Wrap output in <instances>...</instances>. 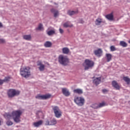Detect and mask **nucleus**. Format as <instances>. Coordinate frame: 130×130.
Listing matches in <instances>:
<instances>
[{
  "mask_svg": "<svg viewBox=\"0 0 130 130\" xmlns=\"http://www.w3.org/2000/svg\"><path fill=\"white\" fill-rule=\"evenodd\" d=\"M23 112L20 110L13 111L12 113H6L4 114V117L7 119H10V117H12L14 121L16 123H19L21 121V116L22 115Z\"/></svg>",
  "mask_w": 130,
  "mask_h": 130,
  "instance_id": "obj_1",
  "label": "nucleus"
},
{
  "mask_svg": "<svg viewBox=\"0 0 130 130\" xmlns=\"http://www.w3.org/2000/svg\"><path fill=\"white\" fill-rule=\"evenodd\" d=\"M30 68L26 67L20 69V75L23 78H29L31 76V71Z\"/></svg>",
  "mask_w": 130,
  "mask_h": 130,
  "instance_id": "obj_2",
  "label": "nucleus"
},
{
  "mask_svg": "<svg viewBox=\"0 0 130 130\" xmlns=\"http://www.w3.org/2000/svg\"><path fill=\"white\" fill-rule=\"evenodd\" d=\"M58 62L62 66H68L69 62H70V59L66 56L60 55L58 57Z\"/></svg>",
  "mask_w": 130,
  "mask_h": 130,
  "instance_id": "obj_3",
  "label": "nucleus"
},
{
  "mask_svg": "<svg viewBox=\"0 0 130 130\" xmlns=\"http://www.w3.org/2000/svg\"><path fill=\"white\" fill-rule=\"evenodd\" d=\"M20 91L14 89H10L7 91V95L9 98H14L15 96L20 95Z\"/></svg>",
  "mask_w": 130,
  "mask_h": 130,
  "instance_id": "obj_4",
  "label": "nucleus"
},
{
  "mask_svg": "<svg viewBox=\"0 0 130 130\" xmlns=\"http://www.w3.org/2000/svg\"><path fill=\"white\" fill-rule=\"evenodd\" d=\"M84 63L85 64V66H84L85 71H88V70L92 69L94 67V64H95L94 61L88 59L85 60Z\"/></svg>",
  "mask_w": 130,
  "mask_h": 130,
  "instance_id": "obj_5",
  "label": "nucleus"
},
{
  "mask_svg": "<svg viewBox=\"0 0 130 130\" xmlns=\"http://www.w3.org/2000/svg\"><path fill=\"white\" fill-rule=\"evenodd\" d=\"M74 102L78 106H83L85 104V99L82 97L76 96L74 98Z\"/></svg>",
  "mask_w": 130,
  "mask_h": 130,
  "instance_id": "obj_6",
  "label": "nucleus"
},
{
  "mask_svg": "<svg viewBox=\"0 0 130 130\" xmlns=\"http://www.w3.org/2000/svg\"><path fill=\"white\" fill-rule=\"evenodd\" d=\"M51 97V94H46L45 95H41L39 94L35 96L36 99H39V100H47L49 99Z\"/></svg>",
  "mask_w": 130,
  "mask_h": 130,
  "instance_id": "obj_7",
  "label": "nucleus"
},
{
  "mask_svg": "<svg viewBox=\"0 0 130 130\" xmlns=\"http://www.w3.org/2000/svg\"><path fill=\"white\" fill-rule=\"evenodd\" d=\"M53 110L54 111L55 116L57 117V118H59V117L61 116V111H60L58 107L57 106L54 107L53 108Z\"/></svg>",
  "mask_w": 130,
  "mask_h": 130,
  "instance_id": "obj_8",
  "label": "nucleus"
},
{
  "mask_svg": "<svg viewBox=\"0 0 130 130\" xmlns=\"http://www.w3.org/2000/svg\"><path fill=\"white\" fill-rule=\"evenodd\" d=\"M62 93L66 97H69L71 95V92H70V91L67 88H62Z\"/></svg>",
  "mask_w": 130,
  "mask_h": 130,
  "instance_id": "obj_9",
  "label": "nucleus"
},
{
  "mask_svg": "<svg viewBox=\"0 0 130 130\" xmlns=\"http://www.w3.org/2000/svg\"><path fill=\"white\" fill-rule=\"evenodd\" d=\"M37 66H40L39 69L41 72H43V71H44V70H45V66L44 64H42V62H41V61L38 62Z\"/></svg>",
  "mask_w": 130,
  "mask_h": 130,
  "instance_id": "obj_10",
  "label": "nucleus"
},
{
  "mask_svg": "<svg viewBox=\"0 0 130 130\" xmlns=\"http://www.w3.org/2000/svg\"><path fill=\"white\" fill-rule=\"evenodd\" d=\"M112 85L116 90H119L120 89V86H119V85H118V83L115 80L112 82Z\"/></svg>",
  "mask_w": 130,
  "mask_h": 130,
  "instance_id": "obj_11",
  "label": "nucleus"
},
{
  "mask_svg": "<svg viewBox=\"0 0 130 130\" xmlns=\"http://www.w3.org/2000/svg\"><path fill=\"white\" fill-rule=\"evenodd\" d=\"M93 82L96 86H98L101 83V77L96 78L93 80Z\"/></svg>",
  "mask_w": 130,
  "mask_h": 130,
  "instance_id": "obj_12",
  "label": "nucleus"
},
{
  "mask_svg": "<svg viewBox=\"0 0 130 130\" xmlns=\"http://www.w3.org/2000/svg\"><path fill=\"white\" fill-rule=\"evenodd\" d=\"M94 54L96 55V56L100 57V56L102 55V50H101V49H98V50H95Z\"/></svg>",
  "mask_w": 130,
  "mask_h": 130,
  "instance_id": "obj_13",
  "label": "nucleus"
},
{
  "mask_svg": "<svg viewBox=\"0 0 130 130\" xmlns=\"http://www.w3.org/2000/svg\"><path fill=\"white\" fill-rule=\"evenodd\" d=\"M79 13L78 10L77 11H72V10H68L67 14L69 16H74V15H77Z\"/></svg>",
  "mask_w": 130,
  "mask_h": 130,
  "instance_id": "obj_14",
  "label": "nucleus"
},
{
  "mask_svg": "<svg viewBox=\"0 0 130 130\" xmlns=\"http://www.w3.org/2000/svg\"><path fill=\"white\" fill-rule=\"evenodd\" d=\"M63 26L64 28H72V27H73V24H72V23H71V22L67 21L63 24Z\"/></svg>",
  "mask_w": 130,
  "mask_h": 130,
  "instance_id": "obj_15",
  "label": "nucleus"
},
{
  "mask_svg": "<svg viewBox=\"0 0 130 130\" xmlns=\"http://www.w3.org/2000/svg\"><path fill=\"white\" fill-rule=\"evenodd\" d=\"M95 105H96V107H94V106L91 107H92V108H100L101 107H103L104 106H105V105H106V104L104 102H103L99 105L95 104Z\"/></svg>",
  "mask_w": 130,
  "mask_h": 130,
  "instance_id": "obj_16",
  "label": "nucleus"
},
{
  "mask_svg": "<svg viewBox=\"0 0 130 130\" xmlns=\"http://www.w3.org/2000/svg\"><path fill=\"white\" fill-rule=\"evenodd\" d=\"M36 30H37V31H43V30H44V27H43V24H42V23H40L38 27L37 28H36Z\"/></svg>",
  "mask_w": 130,
  "mask_h": 130,
  "instance_id": "obj_17",
  "label": "nucleus"
},
{
  "mask_svg": "<svg viewBox=\"0 0 130 130\" xmlns=\"http://www.w3.org/2000/svg\"><path fill=\"white\" fill-rule=\"evenodd\" d=\"M43 123V121L40 120L38 122H36L34 123V125L35 127H38V126H40Z\"/></svg>",
  "mask_w": 130,
  "mask_h": 130,
  "instance_id": "obj_18",
  "label": "nucleus"
},
{
  "mask_svg": "<svg viewBox=\"0 0 130 130\" xmlns=\"http://www.w3.org/2000/svg\"><path fill=\"white\" fill-rule=\"evenodd\" d=\"M73 92L74 93H75L76 94H79V95L83 94V90L80 88L74 89Z\"/></svg>",
  "mask_w": 130,
  "mask_h": 130,
  "instance_id": "obj_19",
  "label": "nucleus"
},
{
  "mask_svg": "<svg viewBox=\"0 0 130 130\" xmlns=\"http://www.w3.org/2000/svg\"><path fill=\"white\" fill-rule=\"evenodd\" d=\"M62 51L64 54H69L70 53V49L68 47H64L62 49Z\"/></svg>",
  "mask_w": 130,
  "mask_h": 130,
  "instance_id": "obj_20",
  "label": "nucleus"
},
{
  "mask_svg": "<svg viewBox=\"0 0 130 130\" xmlns=\"http://www.w3.org/2000/svg\"><path fill=\"white\" fill-rule=\"evenodd\" d=\"M51 13H53L54 17L55 18H56V17H57V16H58V11H57V10H55L53 8V9H51Z\"/></svg>",
  "mask_w": 130,
  "mask_h": 130,
  "instance_id": "obj_21",
  "label": "nucleus"
},
{
  "mask_svg": "<svg viewBox=\"0 0 130 130\" xmlns=\"http://www.w3.org/2000/svg\"><path fill=\"white\" fill-rule=\"evenodd\" d=\"M106 56L107 57V61L108 62H109V61L112 59V55H111V54L107 53L106 54Z\"/></svg>",
  "mask_w": 130,
  "mask_h": 130,
  "instance_id": "obj_22",
  "label": "nucleus"
},
{
  "mask_svg": "<svg viewBox=\"0 0 130 130\" xmlns=\"http://www.w3.org/2000/svg\"><path fill=\"white\" fill-rule=\"evenodd\" d=\"M106 18L110 21H112V20H113V14H112V13H111L110 14L107 15L106 16Z\"/></svg>",
  "mask_w": 130,
  "mask_h": 130,
  "instance_id": "obj_23",
  "label": "nucleus"
},
{
  "mask_svg": "<svg viewBox=\"0 0 130 130\" xmlns=\"http://www.w3.org/2000/svg\"><path fill=\"white\" fill-rule=\"evenodd\" d=\"M95 25H97V26H99L101 23H102V19L101 18H98L96 19L95 21Z\"/></svg>",
  "mask_w": 130,
  "mask_h": 130,
  "instance_id": "obj_24",
  "label": "nucleus"
},
{
  "mask_svg": "<svg viewBox=\"0 0 130 130\" xmlns=\"http://www.w3.org/2000/svg\"><path fill=\"white\" fill-rule=\"evenodd\" d=\"M52 44L49 41H47L44 44L45 47H51Z\"/></svg>",
  "mask_w": 130,
  "mask_h": 130,
  "instance_id": "obj_25",
  "label": "nucleus"
},
{
  "mask_svg": "<svg viewBox=\"0 0 130 130\" xmlns=\"http://www.w3.org/2000/svg\"><path fill=\"white\" fill-rule=\"evenodd\" d=\"M123 80L126 82L127 85H129L130 84V79L128 78L127 77H124L123 78Z\"/></svg>",
  "mask_w": 130,
  "mask_h": 130,
  "instance_id": "obj_26",
  "label": "nucleus"
},
{
  "mask_svg": "<svg viewBox=\"0 0 130 130\" xmlns=\"http://www.w3.org/2000/svg\"><path fill=\"white\" fill-rule=\"evenodd\" d=\"M120 46H122V47H126L127 44L125 42L121 41L120 42Z\"/></svg>",
  "mask_w": 130,
  "mask_h": 130,
  "instance_id": "obj_27",
  "label": "nucleus"
},
{
  "mask_svg": "<svg viewBox=\"0 0 130 130\" xmlns=\"http://www.w3.org/2000/svg\"><path fill=\"white\" fill-rule=\"evenodd\" d=\"M10 80H11V77H5L4 80H2L3 83L4 84V83L5 82H10Z\"/></svg>",
  "mask_w": 130,
  "mask_h": 130,
  "instance_id": "obj_28",
  "label": "nucleus"
},
{
  "mask_svg": "<svg viewBox=\"0 0 130 130\" xmlns=\"http://www.w3.org/2000/svg\"><path fill=\"white\" fill-rule=\"evenodd\" d=\"M57 122L55 119H53L50 121V125H54V124H56Z\"/></svg>",
  "mask_w": 130,
  "mask_h": 130,
  "instance_id": "obj_29",
  "label": "nucleus"
},
{
  "mask_svg": "<svg viewBox=\"0 0 130 130\" xmlns=\"http://www.w3.org/2000/svg\"><path fill=\"white\" fill-rule=\"evenodd\" d=\"M47 34L48 35H49V36H51V35H53V34H55V31L53 30H49V31L47 32Z\"/></svg>",
  "mask_w": 130,
  "mask_h": 130,
  "instance_id": "obj_30",
  "label": "nucleus"
},
{
  "mask_svg": "<svg viewBox=\"0 0 130 130\" xmlns=\"http://www.w3.org/2000/svg\"><path fill=\"white\" fill-rule=\"evenodd\" d=\"M23 38L25 39V40H31V36L25 35L23 36Z\"/></svg>",
  "mask_w": 130,
  "mask_h": 130,
  "instance_id": "obj_31",
  "label": "nucleus"
},
{
  "mask_svg": "<svg viewBox=\"0 0 130 130\" xmlns=\"http://www.w3.org/2000/svg\"><path fill=\"white\" fill-rule=\"evenodd\" d=\"M6 124H7L8 126L13 125V123L12 122V121L8 120L6 122Z\"/></svg>",
  "mask_w": 130,
  "mask_h": 130,
  "instance_id": "obj_32",
  "label": "nucleus"
},
{
  "mask_svg": "<svg viewBox=\"0 0 130 130\" xmlns=\"http://www.w3.org/2000/svg\"><path fill=\"white\" fill-rule=\"evenodd\" d=\"M110 50L111 51H115V50H117V49L114 46H111L110 47Z\"/></svg>",
  "mask_w": 130,
  "mask_h": 130,
  "instance_id": "obj_33",
  "label": "nucleus"
},
{
  "mask_svg": "<svg viewBox=\"0 0 130 130\" xmlns=\"http://www.w3.org/2000/svg\"><path fill=\"white\" fill-rule=\"evenodd\" d=\"M102 92L103 93L105 94V93H107V92H108V90H107V89H104L102 90Z\"/></svg>",
  "mask_w": 130,
  "mask_h": 130,
  "instance_id": "obj_34",
  "label": "nucleus"
},
{
  "mask_svg": "<svg viewBox=\"0 0 130 130\" xmlns=\"http://www.w3.org/2000/svg\"><path fill=\"white\" fill-rule=\"evenodd\" d=\"M59 31L60 33V34H63V32H64L63 29H62L61 28H59Z\"/></svg>",
  "mask_w": 130,
  "mask_h": 130,
  "instance_id": "obj_35",
  "label": "nucleus"
},
{
  "mask_svg": "<svg viewBox=\"0 0 130 130\" xmlns=\"http://www.w3.org/2000/svg\"><path fill=\"white\" fill-rule=\"evenodd\" d=\"M46 125H50V122L49 120H47L46 121Z\"/></svg>",
  "mask_w": 130,
  "mask_h": 130,
  "instance_id": "obj_36",
  "label": "nucleus"
},
{
  "mask_svg": "<svg viewBox=\"0 0 130 130\" xmlns=\"http://www.w3.org/2000/svg\"><path fill=\"white\" fill-rule=\"evenodd\" d=\"M5 43V40L3 39H0V44Z\"/></svg>",
  "mask_w": 130,
  "mask_h": 130,
  "instance_id": "obj_37",
  "label": "nucleus"
},
{
  "mask_svg": "<svg viewBox=\"0 0 130 130\" xmlns=\"http://www.w3.org/2000/svg\"><path fill=\"white\" fill-rule=\"evenodd\" d=\"M3 23H2V22H0V28H3Z\"/></svg>",
  "mask_w": 130,
  "mask_h": 130,
  "instance_id": "obj_38",
  "label": "nucleus"
},
{
  "mask_svg": "<svg viewBox=\"0 0 130 130\" xmlns=\"http://www.w3.org/2000/svg\"><path fill=\"white\" fill-rule=\"evenodd\" d=\"M3 80L0 79V85H3Z\"/></svg>",
  "mask_w": 130,
  "mask_h": 130,
  "instance_id": "obj_39",
  "label": "nucleus"
},
{
  "mask_svg": "<svg viewBox=\"0 0 130 130\" xmlns=\"http://www.w3.org/2000/svg\"><path fill=\"white\" fill-rule=\"evenodd\" d=\"M1 123H2V121L0 120V125H1Z\"/></svg>",
  "mask_w": 130,
  "mask_h": 130,
  "instance_id": "obj_40",
  "label": "nucleus"
},
{
  "mask_svg": "<svg viewBox=\"0 0 130 130\" xmlns=\"http://www.w3.org/2000/svg\"><path fill=\"white\" fill-rule=\"evenodd\" d=\"M128 43H130V40H129V41H128Z\"/></svg>",
  "mask_w": 130,
  "mask_h": 130,
  "instance_id": "obj_41",
  "label": "nucleus"
}]
</instances>
